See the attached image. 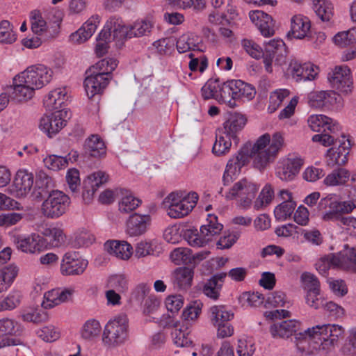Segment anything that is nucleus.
I'll use <instances>...</instances> for the list:
<instances>
[{
  "instance_id": "f257e3e1",
  "label": "nucleus",
  "mask_w": 356,
  "mask_h": 356,
  "mask_svg": "<svg viewBox=\"0 0 356 356\" xmlns=\"http://www.w3.org/2000/svg\"><path fill=\"white\" fill-rule=\"evenodd\" d=\"M344 328L337 324L316 325L295 335L296 347L302 355L328 350L343 334Z\"/></svg>"
},
{
  "instance_id": "f03ea898",
  "label": "nucleus",
  "mask_w": 356,
  "mask_h": 356,
  "mask_svg": "<svg viewBox=\"0 0 356 356\" xmlns=\"http://www.w3.org/2000/svg\"><path fill=\"white\" fill-rule=\"evenodd\" d=\"M53 77V70L42 64L33 65L17 74L13 80L12 97L16 102L31 99L36 90L49 84Z\"/></svg>"
},
{
  "instance_id": "7ed1b4c3",
  "label": "nucleus",
  "mask_w": 356,
  "mask_h": 356,
  "mask_svg": "<svg viewBox=\"0 0 356 356\" xmlns=\"http://www.w3.org/2000/svg\"><path fill=\"white\" fill-rule=\"evenodd\" d=\"M283 144L284 138L280 133H275L272 136L268 134L259 136L252 145L254 167L259 170L265 169L274 161Z\"/></svg>"
},
{
  "instance_id": "20e7f679",
  "label": "nucleus",
  "mask_w": 356,
  "mask_h": 356,
  "mask_svg": "<svg viewBox=\"0 0 356 356\" xmlns=\"http://www.w3.org/2000/svg\"><path fill=\"white\" fill-rule=\"evenodd\" d=\"M198 199V194L194 191H175L164 198L163 207L171 218H182L192 212Z\"/></svg>"
},
{
  "instance_id": "39448f33",
  "label": "nucleus",
  "mask_w": 356,
  "mask_h": 356,
  "mask_svg": "<svg viewBox=\"0 0 356 356\" xmlns=\"http://www.w3.org/2000/svg\"><path fill=\"white\" fill-rule=\"evenodd\" d=\"M356 208V201L337 200L334 195L329 194L321 198L318 204V209L321 212V219L325 222L339 220L341 215L348 214Z\"/></svg>"
},
{
  "instance_id": "423d86ee",
  "label": "nucleus",
  "mask_w": 356,
  "mask_h": 356,
  "mask_svg": "<svg viewBox=\"0 0 356 356\" xmlns=\"http://www.w3.org/2000/svg\"><path fill=\"white\" fill-rule=\"evenodd\" d=\"M129 335V320L126 315L120 314L109 320L102 332L104 344L115 347L125 343Z\"/></svg>"
},
{
  "instance_id": "0eeeda50",
  "label": "nucleus",
  "mask_w": 356,
  "mask_h": 356,
  "mask_svg": "<svg viewBox=\"0 0 356 356\" xmlns=\"http://www.w3.org/2000/svg\"><path fill=\"white\" fill-rule=\"evenodd\" d=\"M222 92L223 103L232 108L236 106V100L250 101L256 95L254 87L239 79L228 80L223 83Z\"/></svg>"
},
{
  "instance_id": "6e6552de",
  "label": "nucleus",
  "mask_w": 356,
  "mask_h": 356,
  "mask_svg": "<svg viewBox=\"0 0 356 356\" xmlns=\"http://www.w3.org/2000/svg\"><path fill=\"white\" fill-rule=\"evenodd\" d=\"M222 227V225L218 222L216 216L209 214L207 224L200 227V234L197 229H188L185 232V238L192 247H203L211 241L214 236L218 234Z\"/></svg>"
},
{
  "instance_id": "1a4fd4ad",
  "label": "nucleus",
  "mask_w": 356,
  "mask_h": 356,
  "mask_svg": "<svg viewBox=\"0 0 356 356\" xmlns=\"http://www.w3.org/2000/svg\"><path fill=\"white\" fill-rule=\"evenodd\" d=\"M114 26V38L119 40L147 35L152 31V24L147 20H137L125 25L120 18L112 17L107 20V26Z\"/></svg>"
},
{
  "instance_id": "9d476101",
  "label": "nucleus",
  "mask_w": 356,
  "mask_h": 356,
  "mask_svg": "<svg viewBox=\"0 0 356 356\" xmlns=\"http://www.w3.org/2000/svg\"><path fill=\"white\" fill-rule=\"evenodd\" d=\"M258 190L255 183L243 179L234 183L225 196L228 200H236L239 208L247 210L250 208Z\"/></svg>"
},
{
  "instance_id": "9b49d317",
  "label": "nucleus",
  "mask_w": 356,
  "mask_h": 356,
  "mask_svg": "<svg viewBox=\"0 0 356 356\" xmlns=\"http://www.w3.org/2000/svg\"><path fill=\"white\" fill-rule=\"evenodd\" d=\"M70 204V198L59 190H53L41 205V213L50 219H56L65 214Z\"/></svg>"
},
{
  "instance_id": "f8f14e48",
  "label": "nucleus",
  "mask_w": 356,
  "mask_h": 356,
  "mask_svg": "<svg viewBox=\"0 0 356 356\" xmlns=\"http://www.w3.org/2000/svg\"><path fill=\"white\" fill-rule=\"evenodd\" d=\"M71 113L68 109L53 111L49 115H43L39 123V129L48 137L51 138L57 134L70 118Z\"/></svg>"
},
{
  "instance_id": "ddd939ff",
  "label": "nucleus",
  "mask_w": 356,
  "mask_h": 356,
  "mask_svg": "<svg viewBox=\"0 0 356 356\" xmlns=\"http://www.w3.org/2000/svg\"><path fill=\"white\" fill-rule=\"evenodd\" d=\"M304 164V159L297 154H289L277 162L275 174L282 181H291L299 173Z\"/></svg>"
},
{
  "instance_id": "4468645a",
  "label": "nucleus",
  "mask_w": 356,
  "mask_h": 356,
  "mask_svg": "<svg viewBox=\"0 0 356 356\" xmlns=\"http://www.w3.org/2000/svg\"><path fill=\"white\" fill-rule=\"evenodd\" d=\"M12 241L18 250L26 254H39L47 248L45 239L36 233L14 235Z\"/></svg>"
},
{
  "instance_id": "2eb2a0df",
  "label": "nucleus",
  "mask_w": 356,
  "mask_h": 356,
  "mask_svg": "<svg viewBox=\"0 0 356 356\" xmlns=\"http://www.w3.org/2000/svg\"><path fill=\"white\" fill-rule=\"evenodd\" d=\"M88 266V261L77 252H67L62 257L60 266L63 276H78L83 274Z\"/></svg>"
},
{
  "instance_id": "dca6fc26",
  "label": "nucleus",
  "mask_w": 356,
  "mask_h": 356,
  "mask_svg": "<svg viewBox=\"0 0 356 356\" xmlns=\"http://www.w3.org/2000/svg\"><path fill=\"white\" fill-rule=\"evenodd\" d=\"M250 158L253 159L252 144L246 143L236 155L228 161L223 175L224 180L229 181L232 179L233 176L238 175L241 168L249 162Z\"/></svg>"
},
{
  "instance_id": "f3484780",
  "label": "nucleus",
  "mask_w": 356,
  "mask_h": 356,
  "mask_svg": "<svg viewBox=\"0 0 356 356\" xmlns=\"http://www.w3.org/2000/svg\"><path fill=\"white\" fill-rule=\"evenodd\" d=\"M33 184V175L26 170H19L13 181L6 191L8 194L17 197H24L31 191Z\"/></svg>"
},
{
  "instance_id": "a211bd4d",
  "label": "nucleus",
  "mask_w": 356,
  "mask_h": 356,
  "mask_svg": "<svg viewBox=\"0 0 356 356\" xmlns=\"http://www.w3.org/2000/svg\"><path fill=\"white\" fill-rule=\"evenodd\" d=\"M332 88L340 92L348 94L353 88L350 70L346 65L336 66L328 75Z\"/></svg>"
},
{
  "instance_id": "6ab92c4d",
  "label": "nucleus",
  "mask_w": 356,
  "mask_h": 356,
  "mask_svg": "<svg viewBox=\"0 0 356 356\" xmlns=\"http://www.w3.org/2000/svg\"><path fill=\"white\" fill-rule=\"evenodd\" d=\"M340 101V95L331 90L312 91L307 95V104L313 108H330Z\"/></svg>"
},
{
  "instance_id": "aec40b11",
  "label": "nucleus",
  "mask_w": 356,
  "mask_h": 356,
  "mask_svg": "<svg viewBox=\"0 0 356 356\" xmlns=\"http://www.w3.org/2000/svg\"><path fill=\"white\" fill-rule=\"evenodd\" d=\"M151 222L150 215L134 213L126 221L125 232L130 237L140 236L146 233Z\"/></svg>"
},
{
  "instance_id": "412c9836",
  "label": "nucleus",
  "mask_w": 356,
  "mask_h": 356,
  "mask_svg": "<svg viewBox=\"0 0 356 356\" xmlns=\"http://www.w3.org/2000/svg\"><path fill=\"white\" fill-rule=\"evenodd\" d=\"M352 146L348 136L342 135L339 139V145L332 147L327 150V156L330 159L329 164L343 165L348 161V156Z\"/></svg>"
},
{
  "instance_id": "4be33fe9",
  "label": "nucleus",
  "mask_w": 356,
  "mask_h": 356,
  "mask_svg": "<svg viewBox=\"0 0 356 356\" xmlns=\"http://www.w3.org/2000/svg\"><path fill=\"white\" fill-rule=\"evenodd\" d=\"M249 17L264 37L269 38L275 34V22L268 14L260 10H252Z\"/></svg>"
},
{
  "instance_id": "5701e85b",
  "label": "nucleus",
  "mask_w": 356,
  "mask_h": 356,
  "mask_svg": "<svg viewBox=\"0 0 356 356\" xmlns=\"http://www.w3.org/2000/svg\"><path fill=\"white\" fill-rule=\"evenodd\" d=\"M74 293L73 288L54 289L44 294L42 307L51 309L63 302L70 301Z\"/></svg>"
},
{
  "instance_id": "b1692460",
  "label": "nucleus",
  "mask_w": 356,
  "mask_h": 356,
  "mask_svg": "<svg viewBox=\"0 0 356 356\" xmlns=\"http://www.w3.org/2000/svg\"><path fill=\"white\" fill-rule=\"evenodd\" d=\"M307 124L309 128L316 132L330 131L336 133L341 129L339 122L323 114H313L309 116Z\"/></svg>"
},
{
  "instance_id": "393cba45",
  "label": "nucleus",
  "mask_w": 356,
  "mask_h": 356,
  "mask_svg": "<svg viewBox=\"0 0 356 356\" xmlns=\"http://www.w3.org/2000/svg\"><path fill=\"white\" fill-rule=\"evenodd\" d=\"M68 99V91L65 87H58L50 90L44 98V106L51 111L65 109L63 108Z\"/></svg>"
},
{
  "instance_id": "a878e982",
  "label": "nucleus",
  "mask_w": 356,
  "mask_h": 356,
  "mask_svg": "<svg viewBox=\"0 0 356 356\" xmlns=\"http://www.w3.org/2000/svg\"><path fill=\"white\" fill-rule=\"evenodd\" d=\"M311 34V22L307 17L301 14L293 15L291 18V29L289 35L296 39H304Z\"/></svg>"
},
{
  "instance_id": "bb28decb",
  "label": "nucleus",
  "mask_w": 356,
  "mask_h": 356,
  "mask_svg": "<svg viewBox=\"0 0 356 356\" xmlns=\"http://www.w3.org/2000/svg\"><path fill=\"white\" fill-rule=\"evenodd\" d=\"M90 74L84 80V88L89 98L101 94L108 86L110 79L95 72H90Z\"/></svg>"
},
{
  "instance_id": "cd10ccee",
  "label": "nucleus",
  "mask_w": 356,
  "mask_h": 356,
  "mask_svg": "<svg viewBox=\"0 0 356 356\" xmlns=\"http://www.w3.org/2000/svg\"><path fill=\"white\" fill-rule=\"evenodd\" d=\"M301 323L295 319L286 320L273 323L270 327V332L273 338H289L298 331Z\"/></svg>"
},
{
  "instance_id": "c85d7f7f",
  "label": "nucleus",
  "mask_w": 356,
  "mask_h": 356,
  "mask_svg": "<svg viewBox=\"0 0 356 356\" xmlns=\"http://www.w3.org/2000/svg\"><path fill=\"white\" fill-rule=\"evenodd\" d=\"M207 252L193 254L187 248H175L170 253V259L176 265L195 264L196 260L200 261L206 257Z\"/></svg>"
},
{
  "instance_id": "c756f323",
  "label": "nucleus",
  "mask_w": 356,
  "mask_h": 356,
  "mask_svg": "<svg viewBox=\"0 0 356 356\" xmlns=\"http://www.w3.org/2000/svg\"><path fill=\"white\" fill-rule=\"evenodd\" d=\"M107 252L118 259L127 261L133 254V248L125 241H111L105 243Z\"/></svg>"
},
{
  "instance_id": "7c9ffc66",
  "label": "nucleus",
  "mask_w": 356,
  "mask_h": 356,
  "mask_svg": "<svg viewBox=\"0 0 356 356\" xmlns=\"http://www.w3.org/2000/svg\"><path fill=\"white\" fill-rule=\"evenodd\" d=\"M246 122L247 118L244 115L234 113L231 114L224 122L223 128L221 130L234 138L236 134L244 128Z\"/></svg>"
},
{
  "instance_id": "2f4dec72",
  "label": "nucleus",
  "mask_w": 356,
  "mask_h": 356,
  "mask_svg": "<svg viewBox=\"0 0 356 356\" xmlns=\"http://www.w3.org/2000/svg\"><path fill=\"white\" fill-rule=\"evenodd\" d=\"M341 269L356 273V245H344L339 252Z\"/></svg>"
},
{
  "instance_id": "473e14b6",
  "label": "nucleus",
  "mask_w": 356,
  "mask_h": 356,
  "mask_svg": "<svg viewBox=\"0 0 356 356\" xmlns=\"http://www.w3.org/2000/svg\"><path fill=\"white\" fill-rule=\"evenodd\" d=\"M106 26L107 22L97 38L95 54L97 56H102L107 52L108 49V44L112 40H119L118 38H114V26Z\"/></svg>"
},
{
  "instance_id": "72a5a7b5",
  "label": "nucleus",
  "mask_w": 356,
  "mask_h": 356,
  "mask_svg": "<svg viewBox=\"0 0 356 356\" xmlns=\"http://www.w3.org/2000/svg\"><path fill=\"white\" fill-rule=\"evenodd\" d=\"M102 331L100 322L95 318L86 321L79 330L80 337L87 341H93L98 339Z\"/></svg>"
},
{
  "instance_id": "f704fd0d",
  "label": "nucleus",
  "mask_w": 356,
  "mask_h": 356,
  "mask_svg": "<svg viewBox=\"0 0 356 356\" xmlns=\"http://www.w3.org/2000/svg\"><path fill=\"white\" fill-rule=\"evenodd\" d=\"M209 319L213 326L229 322L234 318V313L224 305H213L209 309Z\"/></svg>"
},
{
  "instance_id": "c9c22d12",
  "label": "nucleus",
  "mask_w": 356,
  "mask_h": 356,
  "mask_svg": "<svg viewBox=\"0 0 356 356\" xmlns=\"http://www.w3.org/2000/svg\"><path fill=\"white\" fill-rule=\"evenodd\" d=\"M201 40L193 33H187L181 35L177 41V49L179 53H186L189 51H202Z\"/></svg>"
},
{
  "instance_id": "e433bc0d",
  "label": "nucleus",
  "mask_w": 356,
  "mask_h": 356,
  "mask_svg": "<svg viewBox=\"0 0 356 356\" xmlns=\"http://www.w3.org/2000/svg\"><path fill=\"white\" fill-rule=\"evenodd\" d=\"M85 149L92 157H102L104 156L106 154L105 143L97 134H92L86 140Z\"/></svg>"
},
{
  "instance_id": "4c0bfd02",
  "label": "nucleus",
  "mask_w": 356,
  "mask_h": 356,
  "mask_svg": "<svg viewBox=\"0 0 356 356\" xmlns=\"http://www.w3.org/2000/svg\"><path fill=\"white\" fill-rule=\"evenodd\" d=\"M19 272L15 264L8 265L0 269V293L6 292L12 286Z\"/></svg>"
},
{
  "instance_id": "58836bf2",
  "label": "nucleus",
  "mask_w": 356,
  "mask_h": 356,
  "mask_svg": "<svg viewBox=\"0 0 356 356\" xmlns=\"http://www.w3.org/2000/svg\"><path fill=\"white\" fill-rule=\"evenodd\" d=\"M118 60L113 57L103 58L90 68V72H95L103 76L111 79V74L115 70Z\"/></svg>"
},
{
  "instance_id": "ea45409f",
  "label": "nucleus",
  "mask_w": 356,
  "mask_h": 356,
  "mask_svg": "<svg viewBox=\"0 0 356 356\" xmlns=\"http://www.w3.org/2000/svg\"><path fill=\"white\" fill-rule=\"evenodd\" d=\"M232 139L227 133L219 129L216 132V141L213 145L212 152L216 156L227 154L232 146Z\"/></svg>"
},
{
  "instance_id": "a19ab883",
  "label": "nucleus",
  "mask_w": 356,
  "mask_h": 356,
  "mask_svg": "<svg viewBox=\"0 0 356 356\" xmlns=\"http://www.w3.org/2000/svg\"><path fill=\"white\" fill-rule=\"evenodd\" d=\"M351 178L350 172L346 168H340L334 170L323 179V184L326 186H337L345 184Z\"/></svg>"
},
{
  "instance_id": "79ce46f5",
  "label": "nucleus",
  "mask_w": 356,
  "mask_h": 356,
  "mask_svg": "<svg viewBox=\"0 0 356 356\" xmlns=\"http://www.w3.org/2000/svg\"><path fill=\"white\" fill-rule=\"evenodd\" d=\"M312 8L323 22H329L334 15V7L330 0H312Z\"/></svg>"
},
{
  "instance_id": "37998d69",
  "label": "nucleus",
  "mask_w": 356,
  "mask_h": 356,
  "mask_svg": "<svg viewBox=\"0 0 356 356\" xmlns=\"http://www.w3.org/2000/svg\"><path fill=\"white\" fill-rule=\"evenodd\" d=\"M225 274H219L213 276L204 284L203 292L209 298L216 300L219 297Z\"/></svg>"
},
{
  "instance_id": "c03bdc74",
  "label": "nucleus",
  "mask_w": 356,
  "mask_h": 356,
  "mask_svg": "<svg viewBox=\"0 0 356 356\" xmlns=\"http://www.w3.org/2000/svg\"><path fill=\"white\" fill-rule=\"evenodd\" d=\"M339 253L329 254L321 257L316 263V268L321 275H326L331 268L341 269Z\"/></svg>"
},
{
  "instance_id": "a18cd8bd",
  "label": "nucleus",
  "mask_w": 356,
  "mask_h": 356,
  "mask_svg": "<svg viewBox=\"0 0 356 356\" xmlns=\"http://www.w3.org/2000/svg\"><path fill=\"white\" fill-rule=\"evenodd\" d=\"M193 274L190 268H178L174 272V282L180 289H186L191 286Z\"/></svg>"
},
{
  "instance_id": "49530a36",
  "label": "nucleus",
  "mask_w": 356,
  "mask_h": 356,
  "mask_svg": "<svg viewBox=\"0 0 356 356\" xmlns=\"http://www.w3.org/2000/svg\"><path fill=\"white\" fill-rule=\"evenodd\" d=\"M22 332L21 325L10 318L0 319V337L19 336Z\"/></svg>"
},
{
  "instance_id": "de8ad7c7",
  "label": "nucleus",
  "mask_w": 356,
  "mask_h": 356,
  "mask_svg": "<svg viewBox=\"0 0 356 356\" xmlns=\"http://www.w3.org/2000/svg\"><path fill=\"white\" fill-rule=\"evenodd\" d=\"M106 287L124 293L129 289V280L124 274L111 275L106 281Z\"/></svg>"
},
{
  "instance_id": "09e8293b",
  "label": "nucleus",
  "mask_w": 356,
  "mask_h": 356,
  "mask_svg": "<svg viewBox=\"0 0 356 356\" xmlns=\"http://www.w3.org/2000/svg\"><path fill=\"white\" fill-rule=\"evenodd\" d=\"M202 95L205 99L213 98L223 103L222 86L216 81H208L202 88Z\"/></svg>"
},
{
  "instance_id": "8fccbe9b",
  "label": "nucleus",
  "mask_w": 356,
  "mask_h": 356,
  "mask_svg": "<svg viewBox=\"0 0 356 356\" xmlns=\"http://www.w3.org/2000/svg\"><path fill=\"white\" fill-rule=\"evenodd\" d=\"M22 297L18 291H10L6 296L0 299V312L12 311L17 308L21 303Z\"/></svg>"
},
{
  "instance_id": "3c124183",
  "label": "nucleus",
  "mask_w": 356,
  "mask_h": 356,
  "mask_svg": "<svg viewBox=\"0 0 356 356\" xmlns=\"http://www.w3.org/2000/svg\"><path fill=\"white\" fill-rule=\"evenodd\" d=\"M43 235L50 238V243L52 246L58 248L63 245L66 241V235L64 230L59 227H49L46 228Z\"/></svg>"
},
{
  "instance_id": "603ef678",
  "label": "nucleus",
  "mask_w": 356,
  "mask_h": 356,
  "mask_svg": "<svg viewBox=\"0 0 356 356\" xmlns=\"http://www.w3.org/2000/svg\"><path fill=\"white\" fill-rule=\"evenodd\" d=\"M30 21L32 31L38 35H42L48 31V26L46 20L39 10H33L30 14Z\"/></svg>"
},
{
  "instance_id": "864d4df0",
  "label": "nucleus",
  "mask_w": 356,
  "mask_h": 356,
  "mask_svg": "<svg viewBox=\"0 0 356 356\" xmlns=\"http://www.w3.org/2000/svg\"><path fill=\"white\" fill-rule=\"evenodd\" d=\"M274 190L273 186L266 184L261 191L259 196L253 204L254 209L259 211L267 207L273 200Z\"/></svg>"
},
{
  "instance_id": "5fc2aeb1",
  "label": "nucleus",
  "mask_w": 356,
  "mask_h": 356,
  "mask_svg": "<svg viewBox=\"0 0 356 356\" xmlns=\"http://www.w3.org/2000/svg\"><path fill=\"white\" fill-rule=\"evenodd\" d=\"M256 345L252 337L242 336L238 339L236 353L238 356H252Z\"/></svg>"
},
{
  "instance_id": "6e6d98bb",
  "label": "nucleus",
  "mask_w": 356,
  "mask_h": 356,
  "mask_svg": "<svg viewBox=\"0 0 356 356\" xmlns=\"http://www.w3.org/2000/svg\"><path fill=\"white\" fill-rule=\"evenodd\" d=\"M290 91L288 89L280 88L270 92L268 112L273 113L277 110L283 101L289 96Z\"/></svg>"
},
{
  "instance_id": "4d7b16f0",
  "label": "nucleus",
  "mask_w": 356,
  "mask_h": 356,
  "mask_svg": "<svg viewBox=\"0 0 356 356\" xmlns=\"http://www.w3.org/2000/svg\"><path fill=\"white\" fill-rule=\"evenodd\" d=\"M17 40V34L13 24L8 20L0 22V43L11 44Z\"/></svg>"
},
{
  "instance_id": "13d9d810",
  "label": "nucleus",
  "mask_w": 356,
  "mask_h": 356,
  "mask_svg": "<svg viewBox=\"0 0 356 356\" xmlns=\"http://www.w3.org/2000/svg\"><path fill=\"white\" fill-rule=\"evenodd\" d=\"M141 203V200L134 195L127 194L118 202L119 211L123 213H129L136 210Z\"/></svg>"
},
{
  "instance_id": "bf43d9fd",
  "label": "nucleus",
  "mask_w": 356,
  "mask_h": 356,
  "mask_svg": "<svg viewBox=\"0 0 356 356\" xmlns=\"http://www.w3.org/2000/svg\"><path fill=\"white\" fill-rule=\"evenodd\" d=\"M296 203L295 201H283L274 209L275 218L280 221L286 220L294 211Z\"/></svg>"
},
{
  "instance_id": "052dcab7",
  "label": "nucleus",
  "mask_w": 356,
  "mask_h": 356,
  "mask_svg": "<svg viewBox=\"0 0 356 356\" xmlns=\"http://www.w3.org/2000/svg\"><path fill=\"white\" fill-rule=\"evenodd\" d=\"M43 162L47 169L54 172L63 170L67 166V159L56 154L47 156L43 159Z\"/></svg>"
},
{
  "instance_id": "680f3d73",
  "label": "nucleus",
  "mask_w": 356,
  "mask_h": 356,
  "mask_svg": "<svg viewBox=\"0 0 356 356\" xmlns=\"http://www.w3.org/2000/svg\"><path fill=\"white\" fill-rule=\"evenodd\" d=\"M108 179V175L103 171H97L89 175L84 181L83 184L86 187L92 188L93 191H96L98 188L106 183Z\"/></svg>"
},
{
  "instance_id": "e2e57ef3",
  "label": "nucleus",
  "mask_w": 356,
  "mask_h": 356,
  "mask_svg": "<svg viewBox=\"0 0 356 356\" xmlns=\"http://www.w3.org/2000/svg\"><path fill=\"white\" fill-rule=\"evenodd\" d=\"M241 46L245 51L252 58L259 60L264 56L263 49L254 40L250 39H243Z\"/></svg>"
},
{
  "instance_id": "0e129e2a",
  "label": "nucleus",
  "mask_w": 356,
  "mask_h": 356,
  "mask_svg": "<svg viewBox=\"0 0 356 356\" xmlns=\"http://www.w3.org/2000/svg\"><path fill=\"white\" fill-rule=\"evenodd\" d=\"M170 4L177 9L193 8L195 10H202L205 6V0H170Z\"/></svg>"
},
{
  "instance_id": "69168bd1",
  "label": "nucleus",
  "mask_w": 356,
  "mask_h": 356,
  "mask_svg": "<svg viewBox=\"0 0 356 356\" xmlns=\"http://www.w3.org/2000/svg\"><path fill=\"white\" fill-rule=\"evenodd\" d=\"M65 180L69 189L72 193L78 192L81 185L79 171L74 168L67 170Z\"/></svg>"
},
{
  "instance_id": "338daca9",
  "label": "nucleus",
  "mask_w": 356,
  "mask_h": 356,
  "mask_svg": "<svg viewBox=\"0 0 356 356\" xmlns=\"http://www.w3.org/2000/svg\"><path fill=\"white\" fill-rule=\"evenodd\" d=\"M335 44L340 47H346L356 41L355 31H348L339 32L333 38Z\"/></svg>"
},
{
  "instance_id": "774afa93",
  "label": "nucleus",
  "mask_w": 356,
  "mask_h": 356,
  "mask_svg": "<svg viewBox=\"0 0 356 356\" xmlns=\"http://www.w3.org/2000/svg\"><path fill=\"white\" fill-rule=\"evenodd\" d=\"M287 72L297 82L305 81V78L309 77L304 76L303 63H300L296 60L290 61Z\"/></svg>"
}]
</instances>
